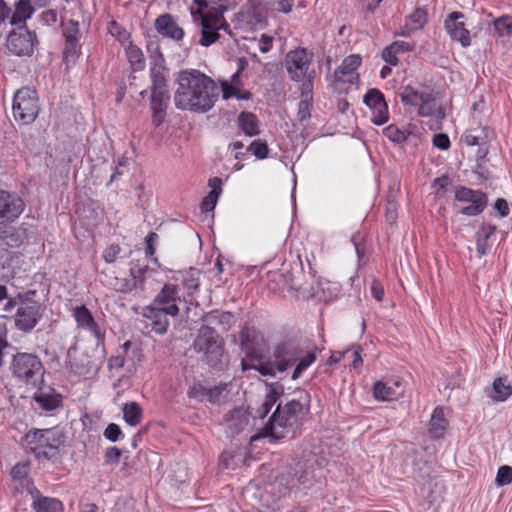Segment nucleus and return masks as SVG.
Segmentation results:
<instances>
[{
	"label": "nucleus",
	"mask_w": 512,
	"mask_h": 512,
	"mask_svg": "<svg viewBox=\"0 0 512 512\" xmlns=\"http://www.w3.org/2000/svg\"><path fill=\"white\" fill-rule=\"evenodd\" d=\"M176 83L174 104L180 110L206 113L218 100L219 88L216 82L199 70L180 71Z\"/></svg>",
	"instance_id": "f257e3e1"
},
{
	"label": "nucleus",
	"mask_w": 512,
	"mask_h": 512,
	"mask_svg": "<svg viewBox=\"0 0 512 512\" xmlns=\"http://www.w3.org/2000/svg\"><path fill=\"white\" fill-rule=\"evenodd\" d=\"M190 11L194 21L199 20L201 24L199 44L207 47L217 41L219 30L226 29L225 5L216 0H194Z\"/></svg>",
	"instance_id": "f03ea898"
},
{
	"label": "nucleus",
	"mask_w": 512,
	"mask_h": 512,
	"mask_svg": "<svg viewBox=\"0 0 512 512\" xmlns=\"http://www.w3.org/2000/svg\"><path fill=\"white\" fill-rule=\"evenodd\" d=\"M400 99L408 112L433 121L436 127L431 125V129L440 128L439 124L445 118V109L433 91L427 88L406 86L400 93Z\"/></svg>",
	"instance_id": "7ed1b4c3"
},
{
	"label": "nucleus",
	"mask_w": 512,
	"mask_h": 512,
	"mask_svg": "<svg viewBox=\"0 0 512 512\" xmlns=\"http://www.w3.org/2000/svg\"><path fill=\"white\" fill-rule=\"evenodd\" d=\"M272 358L275 359L278 372H284L295 366L292 379H298L302 373L315 362V351L305 350L293 341H284L274 348Z\"/></svg>",
	"instance_id": "20e7f679"
},
{
	"label": "nucleus",
	"mask_w": 512,
	"mask_h": 512,
	"mask_svg": "<svg viewBox=\"0 0 512 512\" xmlns=\"http://www.w3.org/2000/svg\"><path fill=\"white\" fill-rule=\"evenodd\" d=\"M303 412V405L291 400L284 406L278 405L267 424L262 429V436L272 440H280L293 431Z\"/></svg>",
	"instance_id": "39448f33"
},
{
	"label": "nucleus",
	"mask_w": 512,
	"mask_h": 512,
	"mask_svg": "<svg viewBox=\"0 0 512 512\" xmlns=\"http://www.w3.org/2000/svg\"><path fill=\"white\" fill-rule=\"evenodd\" d=\"M25 442L38 461L51 460L59 454L64 436L56 428L32 429L26 433Z\"/></svg>",
	"instance_id": "423d86ee"
},
{
	"label": "nucleus",
	"mask_w": 512,
	"mask_h": 512,
	"mask_svg": "<svg viewBox=\"0 0 512 512\" xmlns=\"http://www.w3.org/2000/svg\"><path fill=\"white\" fill-rule=\"evenodd\" d=\"M12 110L17 122L24 125L34 122L40 110L37 92L28 87L17 90L13 97Z\"/></svg>",
	"instance_id": "0eeeda50"
},
{
	"label": "nucleus",
	"mask_w": 512,
	"mask_h": 512,
	"mask_svg": "<svg viewBox=\"0 0 512 512\" xmlns=\"http://www.w3.org/2000/svg\"><path fill=\"white\" fill-rule=\"evenodd\" d=\"M312 56L304 48H296L285 56V68L291 80L311 82L315 71L311 68Z\"/></svg>",
	"instance_id": "6e6552de"
},
{
	"label": "nucleus",
	"mask_w": 512,
	"mask_h": 512,
	"mask_svg": "<svg viewBox=\"0 0 512 512\" xmlns=\"http://www.w3.org/2000/svg\"><path fill=\"white\" fill-rule=\"evenodd\" d=\"M194 348L197 352L204 353L212 365H215L223 354L222 341L209 327H202L199 330L194 341Z\"/></svg>",
	"instance_id": "1a4fd4ad"
},
{
	"label": "nucleus",
	"mask_w": 512,
	"mask_h": 512,
	"mask_svg": "<svg viewBox=\"0 0 512 512\" xmlns=\"http://www.w3.org/2000/svg\"><path fill=\"white\" fill-rule=\"evenodd\" d=\"M12 374L25 383L35 382V377L41 373L42 363L39 358L29 353H18L11 362Z\"/></svg>",
	"instance_id": "9d476101"
},
{
	"label": "nucleus",
	"mask_w": 512,
	"mask_h": 512,
	"mask_svg": "<svg viewBox=\"0 0 512 512\" xmlns=\"http://www.w3.org/2000/svg\"><path fill=\"white\" fill-rule=\"evenodd\" d=\"M25 209V203L15 193L0 190V225L16 221Z\"/></svg>",
	"instance_id": "9b49d317"
},
{
	"label": "nucleus",
	"mask_w": 512,
	"mask_h": 512,
	"mask_svg": "<svg viewBox=\"0 0 512 512\" xmlns=\"http://www.w3.org/2000/svg\"><path fill=\"white\" fill-rule=\"evenodd\" d=\"M364 104L371 111V122L377 126H381L389 120V109L385 101L383 93L376 89H369L364 97Z\"/></svg>",
	"instance_id": "f8f14e48"
},
{
	"label": "nucleus",
	"mask_w": 512,
	"mask_h": 512,
	"mask_svg": "<svg viewBox=\"0 0 512 512\" xmlns=\"http://www.w3.org/2000/svg\"><path fill=\"white\" fill-rule=\"evenodd\" d=\"M455 199L459 202L468 203L467 206L460 209L461 214L468 216L480 214L487 203V198L484 193L466 187H460L456 190Z\"/></svg>",
	"instance_id": "ddd939ff"
},
{
	"label": "nucleus",
	"mask_w": 512,
	"mask_h": 512,
	"mask_svg": "<svg viewBox=\"0 0 512 512\" xmlns=\"http://www.w3.org/2000/svg\"><path fill=\"white\" fill-rule=\"evenodd\" d=\"M42 316L41 306L35 301L21 302L16 310L14 320L18 329L31 331Z\"/></svg>",
	"instance_id": "4468645a"
},
{
	"label": "nucleus",
	"mask_w": 512,
	"mask_h": 512,
	"mask_svg": "<svg viewBox=\"0 0 512 512\" xmlns=\"http://www.w3.org/2000/svg\"><path fill=\"white\" fill-rule=\"evenodd\" d=\"M35 44V34L20 27L12 31L7 38V48L16 55H30Z\"/></svg>",
	"instance_id": "2eb2a0df"
},
{
	"label": "nucleus",
	"mask_w": 512,
	"mask_h": 512,
	"mask_svg": "<svg viewBox=\"0 0 512 512\" xmlns=\"http://www.w3.org/2000/svg\"><path fill=\"white\" fill-rule=\"evenodd\" d=\"M27 492L31 496V508L35 512H63L62 501L54 497L42 495L39 489L31 482L27 484Z\"/></svg>",
	"instance_id": "dca6fc26"
},
{
	"label": "nucleus",
	"mask_w": 512,
	"mask_h": 512,
	"mask_svg": "<svg viewBox=\"0 0 512 512\" xmlns=\"http://www.w3.org/2000/svg\"><path fill=\"white\" fill-rule=\"evenodd\" d=\"M464 15L461 12H452L444 22V27L452 40L459 42L463 47L471 45L469 30L462 21Z\"/></svg>",
	"instance_id": "f3484780"
},
{
	"label": "nucleus",
	"mask_w": 512,
	"mask_h": 512,
	"mask_svg": "<svg viewBox=\"0 0 512 512\" xmlns=\"http://www.w3.org/2000/svg\"><path fill=\"white\" fill-rule=\"evenodd\" d=\"M179 287L175 284H165L153 300V304L164 308L171 317L179 314L178 302L181 301Z\"/></svg>",
	"instance_id": "a211bd4d"
},
{
	"label": "nucleus",
	"mask_w": 512,
	"mask_h": 512,
	"mask_svg": "<svg viewBox=\"0 0 512 512\" xmlns=\"http://www.w3.org/2000/svg\"><path fill=\"white\" fill-rule=\"evenodd\" d=\"M362 59L359 55H349L342 61L341 65L335 70L334 78L338 82L355 84L359 80L357 69L361 65Z\"/></svg>",
	"instance_id": "6ab92c4d"
},
{
	"label": "nucleus",
	"mask_w": 512,
	"mask_h": 512,
	"mask_svg": "<svg viewBox=\"0 0 512 512\" xmlns=\"http://www.w3.org/2000/svg\"><path fill=\"white\" fill-rule=\"evenodd\" d=\"M405 387L401 380L378 381L374 384L373 395L379 401H393L404 394Z\"/></svg>",
	"instance_id": "aec40b11"
},
{
	"label": "nucleus",
	"mask_w": 512,
	"mask_h": 512,
	"mask_svg": "<svg viewBox=\"0 0 512 512\" xmlns=\"http://www.w3.org/2000/svg\"><path fill=\"white\" fill-rule=\"evenodd\" d=\"M142 315L156 333L164 334L167 331L169 327L168 317L170 314L166 313L164 308L158 307L152 303L143 308Z\"/></svg>",
	"instance_id": "412c9836"
},
{
	"label": "nucleus",
	"mask_w": 512,
	"mask_h": 512,
	"mask_svg": "<svg viewBox=\"0 0 512 512\" xmlns=\"http://www.w3.org/2000/svg\"><path fill=\"white\" fill-rule=\"evenodd\" d=\"M72 316L78 328L90 332L97 339L102 338L99 325L95 321L90 310L85 305L75 306L72 309Z\"/></svg>",
	"instance_id": "4be33fe9"
},
{
	"label": "nucleus",
	"mask_w": 512,
	"mask_h": 512,
	"mask_svg": "<svg viewBox=\"0 0 512 512\" xmlns=\"http://www.w3.org/2000/svg\"><path fill=\"white\" fill-rule=\"evenodd\" d=\"M33 399L39 408L47 412L57 409L62 404L61 395L51 387L39 388L34 393Z\"/></svg>",
	"instance_id": "5701e85b"
},
{
	"label": "nucleus",
	"mask_w": 512,
	"mask_h": 512,
	"mask_svg": "<svg viewBox=\"0 0 512 512\" xmlns=\"http://www.w3.org/2000/svg\"><path fill=\"white\" fill-rule=\"evenodd\" d=\"M240 69L236 71L229 80H221V92L222 98L228 100L230 98H236L237 100H248L251 97V93L242 90L239 83Z\"/></svg>",
	"instance_id": "b1692460"
},
{
	"label": "nucleus",
	"mask_w": 512,
	"mask_h": 512,
	"mask_svg": "<svg viewBox=\"0 0 512 512\" xmlns=\"http://www.w3.org/2000/svg\"><path fill=\"white\" fill-rule=\"evenodd\" d=\"M243 371L250 369L258 371L263 376L273 377L278 372V367L275 359L272 361H264L262 358L248 355L246 359L241 362Z\"/></svg>",
	"instance_id": "393cba45"
},
{
	"label": "nucleus",
	"mask_w": 512,
	"mask_h": 512,
	"mask_svg": "<svg viewBox=\"0 0 512 512\" xmlns=\"http://www.w3.org/2000/svg\"><path fill=\"white\" fill-rule=\"evenodd\" d=\"M168 102V91H151L152 122L155 126H159L164 121Z\"/></svg>",
	"instance_id": "a878e982"
},
{
	"label": "nucleus",
	"mask_w": 512,
	"mask_h": 512,
	"mask_svg": "<svg viewBox=\"0 0 512 512\" xmlns=\"http://www.w3.org/2000/svg\"><path fill=\"white\" fill-rule=\"evenodd\" d=\"M155 28L161 35L173 40H181L184 37V31L178 26L176 21L169 14L159 16L155 21Z\"/></svg>",
	"instance_id": "bb28decb"
},
{
	"label": "nucleus",
	"mask_w": 512,
	"mask_h": 512,
	"mask_svg": "<svg viewBox=\"0 0 512 512\" xmlns=\"http://www.w3.org/2000/svg\"><path fill=\"white\" fill-rule=\"evenodd\" d=\"M26 238L27 232L23 227L0 229V246L16 248L19 247Z\"/></svg>",
	"instance_id": "cd10ccee"
},
{
	"label": "nucleus",
	"mask_w": 512,
	"mask_h": 512,
	"mask_svg": "<svg viewBox=\"0 0 512 512\" xmlns=\"http://www.w3.org/2000/svg\"><path fill=\"white\" fill-rule=\"evenodd\" d=\"M426 22V11L422 8H417L407 17L405 25L396 35L409 36L412 32L422 29Z\"/></svg>",
	"instance_id": "c85d7f7f"
},
{
	"label": "nucleus",
	"mask_w": 512,
	"mask_h": 512,
	"mask_svg": "<svg viewBox=\"0 0 512 512\" xmlns=\"http://www.w3.org/2000/svg\"><path fill=\"white\" fill-rule=\"evenodd\" d=\"M162 57L155 59L150 67V77L152 81L151 91H168L166 68Z\"/></svg>",
	"instance_id": "c756f323"
},
{
	"label": "nucleus",
	"mask_w": 512,
	"mask_h": 512,
	"mask_svg": "<svg viewBox=\"0 0 512 512\" xmlns=\"http://www.w3.org/2000/svg\"><path fill=\"white\" fill-rule=\"evenodd\" d=\"M496 232V226L492 224H483L477 231L476 238V250L478 256L481 258L485 256L491 248L489 242L491 236Z\"/></svg>",
	"instance_id": "7c9ffc66"
},
{
	"label": "nucleus",
	"mask_w": 512,
	"mask_h": 512,
	"mask_svg": "<svg viewBox=\"0 0 512 512\" xmlns=\"http://www.w3.org/2000/svg\"><path fill=\"white\" fill-rule=\"evenodd\" d=\"M225 423L232 435L243 431L249 424V416L243 409H234L225 417Z\"/></svg>",
	"instance_id": "2f4dec72"
},
{
	"label": "nucleus",
	"mask_w": 512,
	"mask_h": 512,
	"mask_svg": "<svg viewBox=\"0 0 512 512\" xmlns=\"http://www.w3.org/2000/svg\"><path fill=\"white\" fill-rule=\"evenodd\" d=\"M221 185L222 180L218 177H214L209 180L211 191L204 197L201 203V209L204 212H211L215 209L218 198L222 192Z\"/></svg>",
	"instance_id": "473e14b6"
},
{
	"label": "nucleus",
	"mask_w": 512,
	"mask_h": 512,
	"mask_svg": "<svg viewBox=\"0 0 512 512\" xmlns=\"http://www.w3.org/2000/svg\"><path fill=\"white\" fill-rule=\"evenodd\" d=\"M447 428V421L444 417V411L440 407H436L431 415L429 424V434L432 438L439 439L444 436Z\"/></svg>",
	"instance_id": "72a5a7b5"
},
{
	"label": "nucleus",
	"mask_w": 512,
	"mask_h": 512,
	"mask_svg": "<svg viewBox=\"0 0 512 512\" xmlns=\"http://www.w3.org/2000/svg\"><path fill=\"white\" fill-rule=\"evenodd\" d=\"M127 60L134 71H141L145 68L146 61L142 50L133 42L124 46Z\"/></svg>",
	"instance_id": "f704fd0d"
},
{
	"label": "nucleus",
	"mask_w": 512,
	"mask_h": 512,
	"mask_svg": "<svg viewBox=\"0 0 512 512\" xmlns=\"http://www.w3.org/2000/svg\"><path fill=\"white\" fill-rule=\"evenodd\" d=\"M238 126L249 137L256 136L260 132L258 119L251 112H241L239 114Z\"/></svg>",
	"instance_id": "c9c22d12"
},
{
	"label": "nucleus",
	"mask_w": 512,
	"mask_h": 512,
	"mask_svg": "<svg viewBox=\"0 0 512 512\" xmlns=\"http://www.w3.org/2000/svg\"><path fill=\"white\" fill-rule=\"evenodd\" d=\"M34 8L29 0H20L17 2L15 10L11 16L10 23L12 25H21L31 18Z\"/></svg>",
	"instance_id": "e433bc0d"
},
{
	"label": "nucleus",
	"mask_w": 512,
	"mask_h": 512,
	"mask_svg": "<svg viewBox=\"0 0 512 512\" xmlns=\"http://www.w3.org/2000/svg\"><path fill=\"white\" fill-rule=\"evenodd\" d=\"M123 419L129 426H137L142 421V408L136 402L125 403L122 407Z\"/></svg>",
	"instance_id": "4c0bfd02"
},
{
	"label": "nucleus",
	"mask_w": 512,
	"mask_h": 512,
	"mask_svg": "<svg viewBox=\"0 0 512 512\" xmlns=\"http://www.w3.org/2000/svg\"><path fill=\"white\" fill-rule=\"evenodd\" d=\"M512 394V387L506 378H497L493 382L491 398L498 402L507 400Z\"/></svg>",
	"instance_id": "58836bf2"
},
{
	"label": "nucleus",
	"mask_w": 512,
	"mask_h": 512,
	"mask_svg": "<svg viewBox=\"0 0 512 512\" xmlns=\"http://www.w3.org/2000/svg\"><path fill=\"white\" fill-rule=\"evenodd\" d=\"M142 286H143V280L137 278L134 275V272L132 271L130 277L123 278V279H117L114 288L117 292L128 294V293H132L139 287L141 289H143Z\"/></svg>",
	"instance_id": "ea45409f"
},
{
	"label": "nucleus",
	"mask_w": 512,
	"mask_h": 512,
	"mask_svg": "<svg viewBox=\"0 0 512 512\" xmlns=\"http://www.w3.org/2000/svg\"><path fill=\"white\" fill-rule=\"evenodd\" d=\"M383 134L391 142L395 144H401L407 140L410 132L406 129H400L395 124H390L383 129Z\"/></svg>",
	"instance_id": "a19ab883"
},
{
	"label": "nucleus",
	"mask_w": 512,
	"mask_h": 512,
	"mask_svg": "<svg viewBox=\"0 0 512 512\" xmlns=\"http://www.w3.org/2000/svg\"><path fill=\"white\" fill-rule=\"evenodd\" d=\"M80 55V44L79 40H65V47L63 52L64 61L67 64L75 63Z\"/></svg>",
	"instance_id": "79ce46f5"
},
{
	"label": "nucleus",
	"mask_w": 512,
	"mask_h": 512,
	"mask_svg": "<svg viewBox=\"0 0 512 512\" xmlns=\"http://www.w3.org/2000/svg\"><path fill=\"white\" fill-rule=\"evenodd\" d=\"M495 31L500 37L512 35V16L505 15L493 22Z\"/></svg>",
	"instance_id": "37998d69"
},
{
	"label": "nucleus",
	"mask_w": 512,
	"mask_h": 512,
	"mask_svg": "<svg viewBox=\"0 0 512 512\" xmlns=\"http://www.w3.org/2000/svg\"><path fill=\"white\" fill-rule=\"evenodd\" d=\"M278 399V392L275 389L270 388L266 393L265 399L260 409L257 410L256 416L264 418L275 405Z\"/></svg>",
	"instance_id": "c03bdc74"
},
{
	"label": "nucleus",
	"mask_w": 512,
	"mask_h": 512,
	"mask_svg": "<svg viewBox=\"0 0 512 512\" xmlns=\"http://www.w3.org/2000/svg\"><path fill=\"white\" fill-rule=\"evenodd\" d=\"M108 31L114 38H116L122 44L123 47L127 45L129 42H132L130 40L129 32L116 21H112L109 23Z\"/></svg>",
	"instance_id": "a18cd8bd"
},
{
	"label": "nucleus",
	"mask_w": 512,
	"mask_h": 512,
	"mask_svg": "<svg viewBox=\"0 0 512 512\" xmlns=\"http://www.w3.org/2000/svg\"><path fill=\"white\" fill-rule=\"evenodd\" d=\"M312 95L309 93L303 94L301 101L298 104L297 117L300 122L308 120L311 116Z\"/></svg>",
	"instance_id": "49530a36"
},
{
	"label": "nucleus",
	"mask_w": 512,
	"mask_h": 512,
	"mask_svg": "<svg viewBox=\"0 0 512 512\" xmlns=\"http://www.w3.org/2000/svg\"><path fill=\"white\" fill-rule=\"evenodd\" d=\"M63 36L65 40H75L80 38L79 23L75 20L62 22Z\"/></svg>",
	"instance_id": "de8ad7c7"
},
{
	"label": "nucleus",
	"mask_w": 512,
	"mask_h": 512,
	"mask_svg": "<svg viewBox=\"0 0 512 512\" xmlns=\"http://www.w3.org/2000/svg\"><path fill=\"white\" fill-rule=\"evenodd\" d=\"M256 158L265 159L268 156V146L262 140H254L247 148Z\"/></svg>",
	"instance_id": "09e8293b"
},
{
	"label": "nucleus",
	"mask_w": 512,
	"mask_h": 512,
	"mask_svg": "<svg viewBox=\"0 0 512 512\" xmlns=\"http://www.w3.org/2000/svg\"><path fill=\"white\" fill-rule=\"evenodd\" d=\"M226 385L214 386L207 389L206 400L212 404H219L225 398Z\"/></svg>",
	"instance_id": "8fccbe9b"
},
{
	"label": "nucleus",
	"mask_w": 512,
	"mask_h": 512,
	"mask_svg": "<svg viewBox=\"0 0 512 512\" xmlns=\"http://www.w3.org/2000/svg\"><path fill=\"white\" fill-rule=\"evenodd\" d=\"M495 481L498 486H505L512 483V467L507 465L501 466L498 469Z\"/></svg>",
	"instance_id": "3c124183"
},
{
	"label": "nucleus",
	"mask_w": 512,
	"mask_h": 512,
	"mask_svg": "<svg viewBox=\"0 0 512 512\" xmlns=\"http://www.w3.org/2000/svg\"><path fill=\"white\" fill-rule=\"evenodd\" d=\"M28 474H29V463L28 462L17 463L11 469V477L17 481L25 480L27 478Z\"/></svg>",
	"instance_id": "603ef678"
},
{
	"label": "nucleus",
	"mask_w": 512,
	"mask_h": 512,
	"mask_svg": "<svg viewBox=\"0 0 512 512\" xmlns=\"http://www.w3.org/2000/svg\"><path fill=\"white\" fill-rule=\"evenodd\" d=\"M207 387L201 383H196L191 386L187 392L188 396L197 401H205L207 398Z\"/></svg>",
	"instance_id": "864d4df0"
},
{
	"label": "nucleus",
	"mask_w": 512,
	"mask_h": 512,
	"mask_svg": "<svg viewBox=\"0 0 512 512\" xmlns=\"http://www.w3.org/2000/svg\"><path fill=\"white\" fill-rule=\"evenodd\" d=\"M103 435L107 440H109L111 442H116L122 435V431H121V428L119 427V425H117L115 423H110L105 428Z\"/></svg>",
	"instance_id": "5fc2aeb1"
},
{
	"label": "nucleus",
	"mask_w": 512,
	"mask_h": 512,
	"mask_svg": "<svg viewBox=\"0 0 512 512\" xmlns=\"http://www.w3.org/2000/svg\"><path fill=\"white\" fill-rule=\"evenodd\" d=\"M58 20L57 11L54 9H48L40 14V21L46 26H53Z\"/></svg>",
	"instance_id": "6e6d98bb"
},
{
	"label": "nucleus",
	"mask_w": 512,
	"mask_h": 512,
	"mask_svg": "<svg viewBox=\"0 0 512 512\" xmlns=\"http://www.w3.org/2000/svg\"><path fill=\"white\" fill-rule=\"evenodd\" d=\"M105 461L108 464H117L122 456V451L117 447H109L105 451Z\"/></svg>",
	"instance_id": "4d7b16f0"
},
{
	"label": "nucleus",
	"mask_w": 512,
	"mask_h": 512,
	"mask_svg": "<svg viewBox=\"0 0 512 512\" xmlns=\"http://www.w3.org/2000/svg\"><path fill=\"white\" fill-rule=\"evenodd\" d=\"M432 142L433 145L440 150H448L451 145L449 137L443 133L436 134Z\"/></svg>",
	"instance_id": "13d9d810"
},
{
	"label": "nucleus",
	"mask_w": 512,
	"mask_h": 512,
	"mask_svg": "<svg viewBox=\"0 0 512 512\" xmlns=\"http://www.w3.org/2000/svg\"><path fill=\"white\" fill-rule=\"evenodd\" d=\"M397 51L396 49H392V44L388 47H386L382 52V58L385 62H387L389 65L396 66L398 64V57H397Z\"/></svg>",
	"instance_id": "bf43d9fd"
},
{
	"label": "nucleus",
	"mask_w": 512,
	"mask_h": 512,
	"mask_svg": "<svg viewBox=\"0 0 512 512\" xmlns=\"http://www.w3.org/2000/svg\"><path fill=\"white\" fill-rule=\"evenodd\" d=\"M120 247L118 245H111L109 246L105 251H104V254H103V258L105 260V262L107 263H113L118 255L120 254Z\"/></svg>",
	"instance_id": "052dcab7"
},
{
	"label": "nucleus",
	"mask_w": 512,
	"mask_h": 512,
	"mask_svg": "<svg viewBox=\"0 0 512 512\" xmlns=\"http://www.w3.org/2000/svg\"><path fill=\"white\" fill-rule=\"evenodd\" d=\"M370 291H371L372 297L375 300H377L378 302L383 300L384 289H383L382 284L378 280L373 279V281L371 283Z\"/></svg>",
	"instance_id": "680f3d73"
},
{
	"label": "nucleus",
	"mask_w": 512,
	"mask_h": 512,
	"mask_svg": "<svg viewBox=\"0 0 512 512\" xmlns=\"http://www.w3.org/2000/svg\"><path fill=\"white\" fill-rule=\"evenodd\" d=\"M293 5V0H277L274 3V9L278 12L289 13Z\"/></svg>",
	"instance_id": "e2e57ef3"
},
{
	"label": "nucleus",
	"mask_w": 512,
	"mask_h": 512,
	"mask_svg": "<svg viewBox=\"0 0 512 512\" xmlns=\"http://www.w3.org/2000/svg\"><path fill=\"white\" fill-rule=\"evenodd\" d=\"M125 365V357L123 354L112 356L108 360V367L110 369H121Z\"/></svg>",
	"instance_id": "0e129e2a"
},
{
	"label": "nucleus",
	"mask_w": 512,
	"mask_h": 512,
	"mask_svg": "<svg viewBox=\"0 0 512 512\" xmlns=\"http://www.w3.org/2000/svg\"><path fill=\"white\" fill-rule=\"evenodd\" d=\"M272 42H273V38L272 37H270L268 35H265V34H262L261 38L259 40V43H258L259 50L262 53L269 52L271 50V48H272Z\"/></svg>",
	"instance_id": "69168bd1"
},
{
	"label": "nucleus",
	"mask_w": 512,
	"mask_h": 512,
	"mask_svg": "<svg viewBox=\"0 0 512 512\" xmlns=\"http://www.w3.org/2000/svg\"><path fill=\"white\" fill-rule=\"evenodd\" d=\"M396 204L392 201H388L386 206V220L393 224L397 219Z\"/></svg>",
	"instance_id": "338daca9"
},
{
	"label": "nucleus",
	"mask_w": 512,
	"mask_h": 512,
	"mask_svg": "<svg viewBox=\"0 0 512 512\" xmlns=\"http://www.w3.org/2000/svg\"><path fill=\"white\" fill-rule=\"evenodd\" d=\"M494 208L499 212L501 217H505L509 213L508 203L505 199H497L494 204Z\"/></svg>",
	"instance_id": "774afa93"
}]
</instances>
